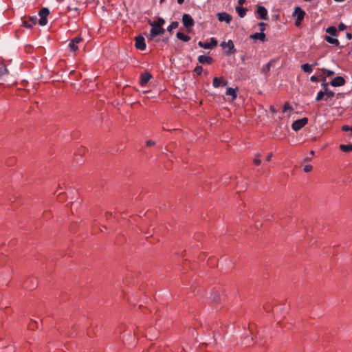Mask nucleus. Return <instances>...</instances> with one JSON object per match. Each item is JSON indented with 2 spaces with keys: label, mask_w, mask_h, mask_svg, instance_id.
<instances>
[{
  "label": "nucleus",
  "mask_w": 352,
  "mask_h": 352,
  "mask_svg": "<svg viewBox=\"0 0 352 352\" xmlns=\"http://www.w3.org/2000/svg\"><path fill=\"white\" fill-rule=\"evenodd\" d=\"M221 46L225 50V53L228 56L236 52L234 44L232 40H228L227 42L223 41L221 43Z\"/></svg>",
  "instance_id": "f257e3e1"
},
{
  "label": "nucleus",
  "mask_w": 352,
  "mask_h": 352,
  "mask_svg": "<svg viewBox=\"0 0 352 352\" xmlns=\"http://www.w3.org/2000/svg\"><path fill=\"white\" fill-rule=\"evenodd\" d=\"M148 24L151 26L150 32L151 38H154L164 33V29L162 27L155 25V23H153L151 21H148Z\"/></svg>",
  "instance_id": "f03ea898"
},
{
  "label": "nucleus",
  "mask_w": 352,
  "mask_h": 352,
  "mask_svg": "<svg viewBox=\"0 0 352 352\" xmlns=\"http://www.w3.org/2000/svg\"><path fill=\"white\" fill-rule=\"evenodd\" d=\"M50 14V10L47 8H43L39 10L38 15L40 16V19L38 20V24L41 26H44L47 23V17Z\"/></svg>",
  "instance_id": "7ed1b4c3"
},
{
  "label": "nucleus",
  "mask_w": 352,
  "mask_h": 352,
  "mask_svg": "<svg viewBox=\"0 0 352 352\" xmlns=\"http://www.w3.org/2000/svg\"><path fill=\"white\" fill-rule=\"evenodd\" d=\"M307 123L308 118H307L296 120L292 123V129L295 131H298L302 129Z\"/></svg>",
  "instance_id": "20e7f679"
},
{
  "label": "nucleus",
  "mask_w": 352,
  "mask_h": 352,
  "mask_svg": "<svg viewBox=\"0 0 352 352\" xmlns=\"http://www.w3.org/2000/svg\"><path fill=\"white\" fill-rule=\"evenodd\" d=\"M294 15L296 16L295 24L296 26L300 25L302 21L305 16V12L300 7H296L294 12Z\"/></svg>",
  "instance_id": "39448f33"
},
{
  "label": "nucleus",
  "mask_w": 352,
  "mask_h": 352,
  "mask_svg": "<svg viewBox=\"0 0 352 352\" xmlns=\"http://www.w3.org/2000/svg\"><path fill=\"white\" fill-rule=\"evenodd\" d=\"M182 23L186 28L188 29L194 25L195 21L190 14H184L182 16Z\"/></svg>",
  "instance_id": "423d86ee"
},
{
  "label": "nucleus",
  "mask_w": 352,
  "mask_h": 352,
  "mask_svg": "<svg viewBox=\"0 0 352 352\" xmlns=\"http://www.w3.org/2000/svg\"><path fill=\"white\" fill-rule=\"evenodd\" d=\"M256 14L258 19L262 20L268 19V12L267 10L263 6H257Z\"/></svg>",
  "instance_id": "0eeeda50"
},
{
  "label": "nucleus",
  "mask_w": 352,
  "mask_h": 352,
  "mask_svg": "<svg viewBox=\"0 0 352 352\" xmlns=\"http://www.w3.org/2000/svg\"><path fill=\"white\" fill-rule=\"evenodd\" d=\"M198 45L204 49H212V47L217 45V41L214 38H211L210 42H202L199 41Z\"/></svg>",
  "instance_id": "6e6552de"
},
{
  "label": "nucleus",
  "mask_w": 352,
  "mask_h": 352,
  "mask_svg": "<svg viewBox=\"0 0 352 352\" xmlns=\"http://www.w3.org/2000/svg\"><path fill=\"white\" fill-rule=\"evenodd\" d=\"M217 17L218 20L220 22L224 21L227 24H230L232 19V16L230 14L225 12L217 13Z\"/></svg>",
  "instance_id": "1a4fd4ad"
},
{
  "label": "nucleus",
  "mask_w": 352,
  "mask_h": 352,
  "mask_svg": "<svg viewBox=\"0 0 352 352\" xmlns=\"http://www.w3.org/2000/svg\"><path fill=\"white\" fill-rule=\"evenodd\" d=\"M135 47L140 50H144L146 45L143 36H139L135 38Z\"/></svg>",
  "instance_id": "9d476101"
},
{
  "label": "nucleus",
  "mask_w": 352,
  "mask_h": 352,
  "mask_svg": "<svg viewBox=\"0 0 352 352\" xmlns=\"http://www.w3.org/2000/svg\"><path fill=\"white\" fill-rule=\"evenodd\" d=\"M345 82L346 81L343 77L337 76L331 80L330 85L333 87H340L344 85Z\"/></svg>",
  "instance_id": "9b49d317"
},
{
  "label": "nucleus",
  "mask_w": 352,
  "mask_h": 352,
  "mask_svg": "<svg viewBox=\"0 0 352 352\" xmlns=\"http://www.w3.org/2000/svg\"><path fill=\"white\" fill-rule=\"evenodd\" d=\"M228 85V81L225 80L223 77H214L212 80V86L215 88L221 86H226Z\"/></svg>",
  "instance_id": "f8f14e48"
},
{
  "label": "nucleus",
  "mask_w": 352,
  "mask_h": 352,
  "mask_svg": "<svg viewBox=\"0 0 352 352\" xmlns=\"http://www.w3.org/2000/svg\"><path fill=\"white\" fill-rule=\"evenodd\" d=\"M237 88L233 89L232 87H228L226 90V94L228 96H231V100H230V102H233L234 100H236L237 97Z\"/></svg>",
  "instance_id": "ddd939ff"
},
{
  "label": "nucleus",
  "mask_w": 352,
  "mask_h": 352,
  "mask_svg": "<svg viewBox=\"0 0 352 352\" xmlns=\"http://www.w3.org/2000/svg\"><path fill=\"white\" fill-rule=\"evenodd\" d=\"M198 61L201 64H208L210 65L212 63L213 60L210 56L200 55L198 57Z\"/></svg>",
  "instance_id": "4468645a"
},
{
  "label": "nucleus",
  "mask_w": 352,
  "mask_h": 352,
  "mask_svg": "<svg viewBox=\"0 0 352 352\" xmlns=\"http://www.w3.org/2000/svg\"><path fill=\"white\" fill-rule=\"evenodd\" d=\"M251 39L256 40L258 39L262 42H265L266 40V36L264 32H256L250 36Z\"/></svg>",
  "instance_id": "2eb2a0df"
},
{
  "label": "nucleus",
  "mask_w": 352,
  "mask_h": 352,
  "mask_svg": "<svg viewBox=\"0 0 352 352\" xmlns=\"http://www.w3.org/2000/svg\"><path fill=\"white\" fill-rule=\"evenodd\" d=\"M152 75L146 72L141 75V79H140V84L142 86H144L146 85L148 81L151 79Z\"/></svg>",
  "instance_id": "dca6fc26"
},
{
  "label": "nucleus",
  "mask_w": 352,
  "mask_h": 352,
  "mask_svg": "<svg viewBox=\"0 0 352 352\" xmlns=\"http://www.w3.org/2000/svg\"><path fill=\"white\" fill-rule=\"evenodd\" d=\"M176 36L178 39L184 42H188L190 40V37L188 35H186L181 32H178L176 34Z\"/></svg>",
  "instance_id": "f3484780"
},
{
  "label": "nucleus",
  "mask_w": 352,
  "mask_h": 352,
  "mask_svg": "<svg viewBox=\"0 0 352 352\" xmlns=\"http://www.w3.org/2000/svg\"><path fill=\"white\" fill-rule=\"evenodd\" d=\"M236 11L241 18H243L248 12V9L241 6L236 7Z\"/></svg>",
  "instance_id": "a211bd4d"
},
{
  "label": "nucleus",
  "mask_w": 352,
  "mask_h": 352,
  "mask_svg": "<svg viewBox=\"0 0 352 352\" xmlns=\"http://www.w3.org/2000/svg\"><path fill=\"white\" fill-rule=\"evenodd\" d=\"M322 80L325 81V77H330L334 74V72L331 70H329L327 69H322Z\"/></svg>",
  "instance_id": "6ab92c4d"
},
{
  "label": "nucleus",
  "mask_w": 352,
  "mask_h": 352,
  "mask_svg": "<svg viewBox=\"0 0 352 352\" xmlns=\"http://www.w3.org/2000/svg\"><path fill=\"white\" fill-rule=\"evenodd\" d=\"M314 68V65H311L310 64L305 63L301 65V69L306 73L310 74L312 72Z\"/></svg>",
  "instance_id": "aec40b11"
},
{
  "label": "nucleus",
  "mask_w": 352,
  "mask_h": 352,
  "mask_svg": "<svg viewBox=\"0 0 352 352\" xmlns=\"http://www.w3.org/2000/svg\"><path fill=\"white\" fill-rule=\"evenodd\" d=\"M325 40L329 43H331V44H333V45H335L336 46H338L340 44V42L337 39V38H333L330 36H328L327 35L325 36Z\"/></svg>",
  "instance_id": "412c9836"
},
{
  "label": "nucleus",
  "mask_w": 352,
  "mask_h": 352,
  "mask_svg": "<svg viewBox=\"0 0 352 352\" xmlns=\"http://www.w3.org/2000/svg\"><path fill=\"white\" fill-rule=\"evenodd\" d=\"M340 149L345 153L352 152V144H340Z\"/></svg>",
  "instance_id": "4be33fe9"
},
{
  "label": "nucleus",
  "mask_w": 352,
  "mask_h": 352,
  "mask_svg": "<svg viewBox=\"0 0 352 352\" xmlns=\"http://www.w3.org/2000/svg\"><path fill=\"white\" fill-rule=\"evenodd\" d=\"M326 32L332 36H337V30H336V27H334V26L329 27L326 30Z\"/></svg>",
  "instance_id": "5701e85b"
},
{
  "label": "nucleus",
  "mask_w": 352,
  "mask_h": 352,
  "mask_svg": "<svg viewBox=\"0 0 352 352\" xmlns=\"http://www.w3.org/2000/svg\"><path fill=\"white\" fill-rule=\"evenodd\" d=\"M8 73L5 64L0 60V76Z\"/></svg>",
  "instance_id": "b1692460"
},
{
  "label": "nucleus",
  "mask_w": 352,
  "mask_h": 352,
  "mask_svg": "<svg viewBox=\"0 0 352 352\" xmlns=\"http://www.w3.org/2000/svg\"><path fill=\"white\" fill-rule=\"evenodd\" d=\"M325 98L324 100H327L329 98H333L335 96V93L333 91L329 90V89H325L324 91Z\"/></svg>",
  "instance_id": "393cba45"
},
{
  "label": "nucleus",
  "mask_w": 352,
  "mask_h": 352,
  "mask_svg": "<svg viewBox=\"0 0 352 352\" xmlns=\"http://www.w3.org/2000/svg\"><path fill=\"white\" fill-rule=\"evenodd\" d=\"M179 25V23L177 21H173L167 27V31L171 32L173 30L176 29Z\"/></svg>",
  "instance_id": "a878e982"
},
{
  "label": "nucleus",
  "mask_w": 352,
  "mask_h": 352,
  "mask_svg": "<svg viewBox=\"0 0 352 352\" xmlns=\"http://www.w3.org/2000/svg\"><path fill=\"white\" fill-rule=\"evenodd\" d=\"M324 98H325L324 91H320L317 94L316 100L320 101L322 99H324Z\"/></svg>",
  "instance_id": "bb28decb"
},
{
  "label": "nucleus",
  "mask_w": 352,
  "mask_h": 352,
  "mask_svg": "<svg viewBox=\"0 0 352 352\" xmlns=\"http://www.w3.org/2000/svg\"><path fill=\"white\" fill-rule=\"evenodd\" d=\"M69 47L72 52H76L78 50L77 45L72 41H71L69 43Z\"/></svg>",
  "instance_id": "cd10ccee"
},
{
  "label": "nucleus",
  "mask_w": 352,
  "mask_h": 352,
  "mask_svg": "<svg viewBox=\"0 0 352 352\" xmlns=\"http://www.w3.org/2000/svg\"><path fill=\"white\" fill-rule=\"evenodd\" d=\"M202 72H203V68L201 66H199V65H197L193 70L194 74L197 76L201 75Z\"/></svg>",
  "instance_id": "c85d7f7f"
},
{
  "label": "nucleus",
  "mask_w": 352,
  "mask_h": 352,
  "mask_svg": "<svg viewBox=\"0 0 352 352\" xmlns=\"http://www.w3.org/2000/svg\"><path fill=\"white\" fill-rule=\"evenodd\" d=\"M155 25L162 27L165 23V20L161 17H159L157 21H152Z\"/></svg>",
  "instance_id": "c756f323"
},
{
  "label": "nucleus",
  "mask_w": 352,
  "mask_h": 352,
  "mask_svg": "<svg viewBox=\"0 0 352 352\" xmlns=\"http://www.w3.org/2000/svg\"><path fill=\"white\" fill-rule=\"evenodd\" d=\"M36 20H37V19H36V18H35V19H34V22H32V23H31L29 20L25 21L23 22L24 25H25L26 28H32V26L33 25H35V24H36Z\"/></svg>",
  "instance_id": "7c9ffc66"
},
{
  "label": "nucleus",
  "mask_w": 352,
  "mask_h": 352,
  "mask_svg": "<svg viewBox=\"0 0 352 352\" xmlns=\"http://www.w3.org/2000/svg\"><path fill=\"white\" fill-rule=\"evenodd\" d=\"M292 110H293V108L289 102H287L284 104L283 109V111L284 113L287 112V111H292Z\"/></svg>",
  "instance_id": "2f4dec72"
},
{
  "label": "nucleus",
  "mask_w": 352,
  "mask_h": 352,
  "mask_svg": "<svg viewBox=\"0 0 352 352\" xmlns=\"http://www.w3.org/2000/svg\"><path fill=\"white\" fill-rule=\"evenodd\" d=\"M342 131H345V132L350 131L351 133L349 135V136H350V137L352 136V126H347V125H344V126H342Z\"/></svg>",
  "instance_id": "473e14b6"
},
{
  "label": "nucleus",
  "mask_w": 352,
  "mask_h": 352,
  "mask_svg": "<svg viewBox=\"0 0 352 352\" xmlns=\"http://www.w3.org/2000/svg\"><path fill=\"white\" fill-rule=\"evenodd\" d=\"M265 25L266 24L263 22H260L258 23V26L260 30V32H264L265 30Z\"/></svg>",
  "instance_id": "72a5a7b5"
},
{
  "label": "nucleus",
  "mask_w": 352,
  "mask_h": 352,
  "mask_svg": "<svg viewBox=\"0 0 352 352\" xmlns=\"http://www.w3.org/2000/svg\"><path fill=\"white\" fill-rule=\"evenodd\" d=\"M270 67H271V63H268L267 64H266L263 68V72L265 73V74H267L270 69Z\"/></svg>",
  "instance_id": "f704fd0d"
},
{
  "label": "nucleus",
  "mask_w": 352,
  "mask_h": 352,
  "mask_svg": "<svg viewBox=\"0 0 352 352\" xmlns=\"http://www.w3.org/2000/svg\"><path fill=\"white\" fill-rule=\"evenodd\" d=\"M312 170V166L311 165H305L304 167H303V170L304 172L305 173H309L310 172L311 170Z\"/></svg>",
  "instance_id": "c9c22d12"
},
{
  "label": "nucleus",
  "mask_w": 352,
  "mask_h": 352,
  "mask_svg": "<svg viewBox=\"0 0 352 352\" xmlns=\"http://www.w3.org/2000/svg\"><path fill=\"white\" fill-rule=\"evenodd\" d=\"M261 159H260V155H258L257 157H256L254 158V164L255 165L258 166V165H260V164H261Z\"/></svg>",
  "instance_id": "e433bc0d"
},
{
  "label": "nucleus",
  "mask_w": 352,
  "mask_h": 352,
  "mask_svg": "<svg viewBox=\"0 0 352 352\" xmlns=\"http://www.w3.org/2000/svg\"><path fill=\"white\" fill-rule=\"evenodd\" d=\"M72 41H74L76 45H78V43L82 41V38L80 36H76Z\"/></svg>",
  "instance_id": "4c0bfd02"
},
{
  "label": "nucleus",
  "mask_w": 352,
  "mask_h": 352,
  "mask_svg": "<svg viewBox=\"0 0 352 352\" xmlns=\"http://www.w3.org/2000/svg\"><path fill=\"white\" fill-rule=\"evenodd\" d=\"M346 28V25L343 23H340L339 25H338V29L340 30V31H342V30H344Z\"/></svg>",
  "instance_id": "58836bf2"
},
{
  "label": "nucleus",
  "mask_w": 352,
  "mask_h": 352,
  "mask_svg": "<svg viewBox=\"0 0 352 352\" xmlns=\"http://www.w3.org/2000/svg\"><path fill=\"white\" fill-rule=\"evenodd\" d=\"M310 80L311 82H317V81H318V78L317 76H312L310 78Z\"/></svg>",
  "instance_id": "ea45409f"
},
{
  "label": "nucleus",
  "mask_w": 352,
  "mask_h": 352,
  "mask_svg": "<svg viewBox=\"0 0 352 352\" xmlns=\"http://www.w3.org/2000/svg\"><path fill=\"white\" fill-rule=\"evenodd\" d=\"M328 85V82H325V81H323V82L322 83V86L323 87L324 91H325V89H329Z\"/></svg>",
  "instance_id": "a19ab883"
},
{
  "label": "nucleus",
  "mask_w": 352,
  "mask_h": 352,
  "mask_svg": "<svg viewBox=\"0 0 352 352\" xmlns=\"http://www.w3.org/2000/svg\"><path fill=\"white\" fill-rule=\"evenodd\" d=\"M155 144V142L152 140H148L146 141V145L148 146H153Z\"/></svg>",
  "instance_id": "79ce46f5"
},
{
  "label": "nucleus",
  "mask_w": 352,
  "mask_h": 352,
  "mask_svg": "<svg viewBox=\"0 0 352 352\" xmlns=\"http://www.w3.org/2000/svg\"><path fill=\"white\" fill-rule=\"evenodd\" d=\"M272 153H270V154L267 156V157H266V161H267V162H270V161L271 160V159H272Z\"/></svg>",
  "instance_id": "37998d69"
},
{
  "label": "nucleus",
  "mask_w": 352,
  "mask_h": 352,
  "mask_svg": "<svg viewBox=\"0 0 352 352\" xmlns=\"http://www.w3.org/2000/svg\"><path fill=\"white\" fill-rule=\"evenodd\" d=\"M246 0H238V3L239 5H243L245 3Z\"/></svg>",
  "instance_id": "c03bdc74"
},
{
  "label": "nucleus",
  "mask_w": 352,
  "mask_h": 352,
  "mask_svg": "<svg viewBox=\"0 0 352 352\" xmlns=\"http://www.w3.org/2000/svg\"><path fill=\"white\" fill-rule=\"evenodd\" d=\"M36 18V16L35 17H31L30 18L29 21L32 23V22H34V19Z\"/></svg>",
  "instance_id": "a18cd8bd"
},
{
  "label": "nucleus",
  "mask_w": 352,
  "mask_h": 352,
  "mask_svg": "<svg viewBox=\"0 0 352 352\" xmlns=\"http://www.w3.org/2000/svg\"><path fill=\"white\" fill-rule=\"evenodd\" d=\"M184 0H177V3L179 4H182L184 3Z\"/></svg>",
  "instance_id": "49530a36"
},
{
  "label": "nucleus",
  "mask_w": 352,
  "mask_h": 352,
  "mask_svg": "<svg viewBox=\"0 0 352 352\" xmlns=\"http://www.w3.org/2000/svg\"><path fill=\"white\" fill-rule=\"evenodd\" d=\"M270 109L273 113L276 112L275 109L272 107H270Z\"/></svg>",
  "instance_id": "de8ad7c7"
},
{
  "label": "nucleus",
  "mask_w": 352,
  "mask_h": 352,
  "mask_svg": "<svg viewBox=\"0 0 352 352\" xmlns=\"http://www.w3.org/2000/svg\"><path fill=\"white\" fill-rule=\"evenodd\" d=\"M318 65V63H314V64H311V65H314V67Z\"/></svg>",
  "instance_id": "09e8293b"
},
{
  "label": "nucleus",
  "mask_w": 352,
  "mask_h": 352,
  "mask_svg": "<svg viewBox=\"0 0 352 352\" xmlns=\"http://www.w3.org/2000/svg\"><path fill=\"white\" fill-rule=\"evenodd\" d=\"M348 37L351 38V34H348Z\"/></svg>",
  "instance_id": "8fccbe9b"
}]
</instances>
